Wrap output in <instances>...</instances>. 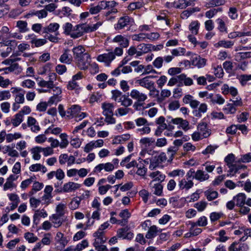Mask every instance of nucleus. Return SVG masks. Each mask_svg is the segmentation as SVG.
Wrapping results in <instances>:
<instances>
[{
  "label": "nucleus",
  "mask_w": 251,
  "mask_h": 251,
  "mask_svg": "<svg viewBox=\"0 0 251 251\" xmlns=\"http://www.w3.org/2000/svg\"><path fill=\"white\" fill-rule=\"evenodd\" d=\"M102 24L99 21L96 24L88 23V22L77 25L73 27L71 37L74 39L82 36L84 33L92 32L97 30Z\"/></svg>",
  "instance_id": "f257e3e1"
},
{
  "label": "nucleus",
  "mask_w": 251,
  "mask_h": 251,
  "mask_svg": "<svg viewBox=\"0 0 251 251\" xmlns=\"http://www.w3.org/2000/svg\"><path fill=\"white\" fill-rule=\"evenodd\" d=\"M114 103L104 102L101 103L102 113L105 116V121L107 124H114L116 119L113 117Z\"/></svg>",
  "instance_id": "f03ea898"
},
{
  "label": "nucleus",
  "mask_w": 251,
  "mask_h": 251,
  "mask_svg": "<svg viewBox=\"0 0 251 251\" xmlns=\"http://www.w3.org/2000/svg\"><path fill=\"white\" fill-rule=\"evenodd\" d=\"M166 159V155L164 152H161L159 155L153 157L151 160L149 169L153 170L156 168L159 167L161 166V164L165 162Z\"/></svg>",
  "instance_id": "7ed1b4c3"
},
{
  "label": "nucleus",
  "mask_w": 251,
  "mask_h": 251,
  "mask_svg": "<svg viewBox=\"0 0 251 251\" xmlns=\"http://www.w3.org/2000/svg\"><path fill=\"white\" fill-rule=\"evenodd\" d=\"M134 24V20L128 16H125L119 18L117 23L115 25V28L116 30H121L129 25L131 26Z\"/></svg>",
  "instance_id": "20e7f679"
},
{
  "label": "nucleus",
  "mask_w": 251,
  "mask_h": 251,
  "mask_svg": "<svg viewBox=\"0 0 251 251\" xmlns=\"http://www.w3.org/2000/svg\"><path fill=\"white\" fill-rule=\"evenodd\" d=\"M107 53H104L99 55L97 57V60L99 62H102L105 66H109L111 63L115 59V56L114 53L111 50Z\"/></svg>",
  "instance_id": "39448f33"
},
{
  "label": "nucleus",
  "mask_w": 251,
  "mask_h": 251,
  "mask_svg": "<svg viewBox=\"0 0 251 251\" xmlns=\"http://www.w3.org/2000/svg\"><path fill=\"white\" fill-rule=\"evenodd\" d=\"M90 56L89 54L86 53L83 55L81 57L76 59V62L77 67L81 70H85L90 65Z\"/></svg>",
  "instance_id": "423d86ee"
},
{
  "label": "nucleus",
  "mask_w": 251,
  "mask_h": 251,
  "mask_svg": "<svg viewBox=\"0 0 251 251\" xmlns=\"http://www.w3.org/2000/svg\"><path fill=\"white\" fill-rule=\"evenodd\" d=\"M114 169V165L110 162L100 163L97 165L94 169L95 173H100L102 170L105 172H111Z\"/></svg>",
  "instance_id": "0eeeda50"
},
{
  "label": "nucleus",
  "mask_w": 251,
  "mask_h": 251,
  "mask_svg": "<svg viewBox=\"0 0 251 251\" xmlns=\"http://www.w3.org/2000/svg\"><path fill=\"white\" fill-rule=\"evenodd\" d=\"M151 76H147L137 80L136 82L142 87L147 89H151L154 85V82L151 80Z\"/></svg>",
  "instance_id": "6e6552de"
},
{
  "label": "nucleus",
  "mask_w": 251,
  "mask_h": 251,
  "mask_svg": "<svg viewBox=\"0 0 251 251\" xmlns=\"http://www.w3.org/2000/svg\"><path fill=\"white\" fill-rule=\"evenodd\" d=\"M129 96L133 100L138 101L144 102L148 99V96L146 94L141 92L137 89H132L130 92Z\"/></svg>",
  "instance_id": "1a4fd4ad"
},
{
  "label": "nucleus",
  "mask_w": 251,
  "mask_h": 251,
  "mask_svg": "<svg viewBox=\"0 0 251 251\" xmlns=\"http://www.w3.org/2000/svg\"><path fill=\"white\" fill-rule=\"evenodd\" d=\"M80 187V185L74 182H68L65 183L60 192L64 193H69L75 191Z\"/></svg>",
  "instance_id": "9d476101"
},
{
  "label": "nucleus",
  "mask_w": 251,
  "mask_h": 251,
  "mask_svg": "<svg viewBox=\"0 0 251 251\" xmlns=\"http://www.w3.org/2000/svg\"><path fill=\"white\" fill-rule=\"evenodd\" d=\"M117 236L120 238L131 240L133 237V233L129 231L127 228H121L117 230Z\"/></svg>",
  "instance_id": "9b49d317"
},
{
  "label": "nucleus",
  "mask_w": 251,
  "mask_h": 251,
  "mask_svg": "<svg viewBox=\"0 0 251 251\" xmlns=\"http://www.w3.org/2000/svg\"><path fill=\"white\" fill-rule=\"evenodd\" d=\"M149 176L153 179L149 184L150 186H151L154 181H158L159 182L163 181L166 177L165 175L159 171L151 172L149 175Z\"/></svg>",
  "instance_id": "f8f14e48"
},
{
  "label": "nucleus",
  "mask_w": 251,
  "mask_h": 251,
  "mask_svg": "<svg viewBox=\"0 0 251 251\" xmlns=\"http://www.w3.org/2000/svg\"><path fill=\"white\" fill-rule=\"evenodd\" d=\"M197 130L200 131L203 138H206L210 136L211 130L208 128L206 124L204 123H200L197 126Z\"/></svg>",
  "instance_id": "ddd939ff"
},
{
  "label": "nucleus",
  "mask_w": 251,
  "mask_h": 251,
  "mask_svg": "<svg viewBox=\"0 0 251 251\" xmlns=\"http://www.w3.org/2000/svg\"><path fill=\"white\" fill-rule=\"evenodd\" d=\"M81 107L78 105H73L66 111V117L69 118L76 117L80 112Z\"/></svg>",
  "instance_id": "4468645a"
},
{
  "label": "nucleus",
  "mask_w": 251,
  "mask_h": 251,
  "mask_svg": "<svg viewBox=\"0 0 251 251\" xmlns=\"http://www.w3.org/2000/svg\"><path fill=\"white\" fill-rule=\"evenodd\" d=\"M112 42L119 44L122 48H127L129 46V39L122 35L116 36L112 40Z\"/></svg>",
  "instance_id": "2eb2a0df"
},
{
  "label": "nucleus",
  "mask_w": 251,
  "mask_h": 251,
  "mask_svg": "<svg viewBox=\"0 0 251 251\" xmlns=\"http://www.w3.org/2000/svg\"><path fill=\"white\" fill-rule=\"evenodd\" d=\"M178 186L179 189L188 191L194 186L193 180H189L185 178L179 180Z\"/></svg>",
  "instance_id": "dca6fc26"
},
{
  "label": "nucleus",
  "mask_w": 251,
  "mask_h": 251,
  "mask_svg": "<svg viewBox=\"0 0 251 251\" xmlns=\"http://www.w3.org/2000/svg\"><path fill=\"white\" fill-rule=\"evenodd\" d=\"M27 124L28 127H30L31 130L35 133H37L40 130V127L37 120L32 117H28L27 121Z\"/></svg>",
  "instance_id": "f3484780"
},
{
  "label": "nucleus",
  "mask_w": 251,
  "mask_h": 251,
  "mask_svg": "<svg viewBox=\"0 0 251 251\" xmlns=\"http://www.w3.org/2000/svg\"><path fill=\"white\" fill-rule=\"evenodd\" d=\"M207 60L201 57L200 55H196L192 59V64L198 68L204 67L206 64Z\"/></svg>",
  "instance_id": "a211bd4d"
},
{
  "label": "nucleus",
  "mask_w": 251,
  "mask_h": 251,
  "mask_svg": "<svg viewBox=\"0 0 251 251\" xmlns=\"http://www.w3.org/2000/svg\"><path fill=\"white\" fill-rule=\"evenodd\" d=\"M182 143L183 141L182 139H177L175 140L173 142L175 146L168 148L167 152L168 154L171 157H173L178 151V147L181 146Z\"/></svg>",
  "instance_id": "6ab92c4d"
},
{
  "label": "nucleus",
  "mask_w": 251,
  "mask_h": 251,
  "mask_svg": "<svg viewBox=\"0 0 251 251\" xmlns=\"http://www.w3.org/2000/svg\"><path fill=\"white\" fill-rule=\"evenodd\" d=\"M102 4L104 6L103 9H110L109 11V13H116L117 10L115 8V7L118 5V3L115 1H101Z\"/></svg>",
  "instance_id": "aec40b11"
},
{
  "label": "nucleus",
  "mask_w": 251,
  "mask_h": 251,
  "mask_svg": "<svg viewBox=\"0 0 251 251\" xmlns=\"http://www.w3.org/2000/svg\"><path fill=\"white\" fill-rule=\"evenodd\" d=\"M209 178V175L207 173H205L203 171L198 170L195 172V175H194L193 178L202 182L208 180Z\"/></svg>",
  "instance_id": "412c9836"
},
{
  "label": "nucleus",
  "mask_w": 251,
  "mask_h": 251,
  "mask_svg": "<svg viewBox=\"0 0 251 251\" xmlns=\"http://www.w3.org/2000/svg\"><path fill=\"white\" fill-rule=\"evenodd\" d=\"M48 216V213L45 210V209H42V210H36L35 211L34 214L33 215V223L36 225H38L40 217L46 218Z\"/></svg>",
  "instance_id": "4be33fe9"
},
{
  "label": "nucleus",
  "mask_w": 251,
  "mask_h": 251,
  "mask_svg": "<svg viewBox=\"0 0 251 251\" xmlns=\"http://www.w3.org/2000/svg\"><path fill=\"white\" fill-rule=\"evenodd\" d=\"M54 239L56 243L60 244L61 248H64L68 243V240L66 238L64 237V234L61 232H57Z\"/></svg>",
  "instance_id": "5701e85b"
},
{
  "label": "nucleus",
  "mask_w": 251,
  "mask_h": 251,
  "mask_svg": "<svg viewBox=\"0 0 251 251\" xmlns=\"http://www.w3.org/2000/svg\"><path fill=\"white\" fill-rule=\"evenodd\" d=\"M93 236L95 237L93 245L103 244L106 240V237L104 236V232L97 231L94 233Z\"/></svg>",
  "instance_id": "b1692460"
},
{
  "label": "nucleus",
  "mask_w": 251,
  "mask_h": 251,
  "mask_svg": "<svg viewBox=\"0 0 251 251\" xmlns=\"http://www.w3.org/2000/svg\"><path fill=\"white\" fill-rule=\"evenodd\" d=\"M246 195L243 193L238 194L233 197V200L236 202V205L242 206L246 202Z\"/></svg>",
  "instance_id": "393cba45"
},
{
  "label": "nucleus",
  "mask_w": 251,
  "mask_h": 251,
  "mask_svg": "<svg viewBox=\"0 0 251 251\" xmlns=\"http://www.w3.org/2000/svg\"><path fill=\"white\" fill-rule=\"evenodd\" d=\"M172 4L176 8L183 9L191 5V3L187 0H177Z\"/></svg>",
  "instance_id": "a878e982"
},
{
  "label": "nucleus",
  "mask_w": 251,
  "mask_h": 251,
  "mask_svg": "<svg viewBox=\"0 0 251 251\" xmlns=\"http://www.w3.org/2000/svg\"><path fill=\"white\" fill-rule=\"evenodd\" d=\"M7 37L2 40V44L4 46L7 47V48H10L11 50H14L17 46L18 42L14 39H9Z\"/></svg>",
  "instance_id": "bb28decb"
},
{
  "label": "nucleus",
  "mask_w": 251,
  "mask_h": 251,
  "mask_svg": "<svg viewBox=\"0 0 251 251\" xmlns=\"http://www.w3.org/2000/svg\"><path fill=\"white\" fill-rule=\"evenodd\" d=\"M149 46L150 44H146L144 43L139 44L137 47L138 51V56H140L144 54L151 51V49Z\"/></svg>",
  "instance_id": "cd10ccee"
},
{
  "label": "nucleus",
  "mask_w": 251,
  "mask_h": 251,
  "mask_svg": "<svg viewBox=\"0 0 251 251\" xmlns=\"http://www.w3.org/2000/svg\"><path fill=\"white\" fill-rule=\"evenodd\" d=\"M85 50L82 46H78L75 47L73 50L74 53V58L75 60L81 57L83 54H86L85 53Z\"/></svg>",
  "instance_id": "c85d7f7f"
},
{
  "label": "nucleus",
  "mask_w": 251,
  "mask_h": 251,
  "mask_svg": "<svg viewBox=\"0 0 251 251\" xmlns=\"http://www.w3.org/2000/svg\"><path fill=\"white\" fill-rule=\"evenodd\" d=\"M204 196L209 201L215 200L218 197V193L212 189H208L204 192Z\"/></svg>",
  "instance_id": "c756f323"
},
{
  "label": "nucleus",
  "mask_w": 251,
  "mask_h": 251,
  "mask_svg": "<svg viewBox=\"0 0 251 251\" xmlns=\"http://www.w3.org/2000/svg\"><path fill=\"white\" fill-rule=\"evenodd\" d=\"M59 60L63 63L70 64L71 62L72 57L69 53V50H65L64 52L61 55Z\"/></svg>",
  "instance_id": "7c9ffc66"
},
{
  "label": "nucleus",
  "mask_w": 251,
  "mask_h": 251,
  "mask_svg": "<svg viewBox=\"0 0 251 251\" xmlns=\"http://www.w3.org/2000/svg\"><path fill=\"white\" fill-rule=\"evenodd\" d=\"M50 220L51 221V223L53 224V226L55 227L60 226L63 223V220L61 217L54 214L50 217Z\"/></svg>",
  "instance_id": "2f4dec72"
},
{
  "label": "nucleus",
  "mask_w": 251,
  "mask_h": 251,
  "mask_svg": "<svg viewBox=\"0 0 251 251\" xmlns=\"http://www.w3.org/2000/svg\"><path fill=\"white\" fill-rule=\"evenodd\" d=\"M225 161L229 170L232 169L235 163V157L233 154L230 153L227 155L225 158Z\"/></svg>",
  "instance_id": "473e14b6"
},
{
  "label": "nucleus",
  "mask_w": 251,
  "mask_h": 251,
  "mask_svg": "<svg viewBox=\"0 0 251 251\" xmlns=\"http://www.w3.org/2000/svg\"><path fill=\"white\" fill-rule=\"evenodd\" d=\"M47 43V40L45 39H37L35 37L31 38L30 43L32 45V47H40Z\"/></svg>",
  "instance_id": "72a5a7b5"
},
{
  "label": "nucleus",
  "mask_w": 251,
  "mask_h": 251,
  "mask_svg": "<svg viewBox=\"0 0 251 251\" xmlns=\"http://www.w3.org/2000/svg\"><path fill=\"white\" fill-rule=\"evenodd\" d=\"M151 188L153 193L158 196H161L163 193V186L160 183L154 184L150 186Z\"/></svg>",
  "instance_id": "f704fd0d"
},
{
  "label": "nucleus",
  "mask_w": 251,
  "mask_h": 251,
  "mask_svg": "<svg viewBox=\"0 0 251 251\" xmlns=\"http://www.w3.org/2000/svg\"><path fill=\"white\" fill-rule=\"evenodd\" d=\"M59 26V25L57 23H51L48 26L43 28V32L48 33L55 32L58 29Z\"/></svg>",
  "instance_id": "c9c22d12"
},
{
  "label": "nucleus",
  "mask_w": 251,
  "mask_h": 251,
  "mask_svg": "<svg viewBox=\"0 0 251 251\" xmlns=\"http://www.w3.org/2000/svg\"><path fill=\"white\" fill-rule=\"evenodd\" d=\"M234 45V43L231 41L221 40L216 43L214 46L216 48L223 47L225 48H230Z\"/></svg>",
  "instance_id": "e433bc0d"
},
{
  "label": "nucleus",
  "mask_w": 251,
  "mask_h": 251,
  "mask_svg": "<svg viewBox=\"0 0 251 251\" xmlns=\"http://www.w3.org/2000/svg\"><path fill=\"white\" fill-rule=\"evenodd\" d=\"M237 160L235 161V163L232 169H230V170H229V176H233L234 174L236 173H238L239 170L240 169L245 170L246 169V166L243 165H237V163H239L237 162ZM229 176V175H228Z\"/></svg>",
  "instance_id": "4c0bfd02"
},
{
  "label": "nucleus",
  "mask_w": 251,
  "mask_h": 251,
  "mask_svg": "<svg viewBox=\"0 0 251 251\" xmlns=\"http://www.w3.org/2000/svg\"><path fill=\"white\" fill-rule=\"evenodd\" d=\"M16 26L18 27L19 32L21 33H25L28 30V28L27 27V23L25 21H17Z\"/></svg>",
  "instance_id": "58836bf2"
},
{
  "label": "nucleus",
  "mask_w": 251,
  "mask_h": 251,
  "mask_svg": "<svg viewBox=\"0 0 251 251\" xmlns=\"http://www.w3.org/2000/svg\"><path fill=\"white\" fill-rule=\"evenodd\" d=\"M129 112L133 113V110L131 108L126 107H120L117 109L115 114L116 116H123L127 115Z\"/></svg>",
  "instance_id": "ea45409f"
},
{
  "label": "nucleus",
  "mask_w": 251,
  "mask_h": 251,
  "mask_svg": "<svg viewBox=\"0 0 251 251\" xmlns=\"http://www.w3.org/2000/svg\"><path fill=\"white\" fill-rule=\"evenodd\" d=\"M157 232V227L156 226H151L146 234V237L147 239H151L156 236Z\"/></svg>",
  "instance_id": "a19ab883"
},
{
  "label": "nucleus",
  "mask_w": 251,
  "mask_h": 251,
  "mask_svg": "<svg viewBox=\"0 0 251 251\" xmlns=\"http://www.w3.org/2000/svg\"><path fill=\"white\" fill-rule=\"evenodd\" d=\"M43 184L38 181L34 182L32 190L29 192V196H32L34 195L37 191L41 190L43 187Z\"/></svg>",
  "instance_id": "79ce46f5"
},
{
  "label": "nucleus",
  "mask_w": 251,
  "mask_h": 251,
  "mask_svg": "<svg viewBox=\"0 0 251 251\" xmlns=\"http://www.w3.org/2000/svg\"><path fill=\"white\" fill-rule=\"evenodd\" d=\"M23 121V117L21 113L19 112L16 114L14 117L11 120V123L12 125L15 126H18Z\"/></svg>",
  "instance_id": "37998d69"
},
{
  "label": "nucleus",
  "mask_w": 251,
  "mask_h": 251,
  "mask_svg": "<svg viewBox=\"0 0 251 251\" xmlns=\"http://www.w3.org/2000/svg\"><path fill=\"white\" fill-rule=\"evenodd\" d=\"M200 27V23L198 21H193L189 25V29L194 34H197Z\"/></svg>",
  "instance_id": "c03bdc74"
},
{
  "label": "nucleus",
  "mask_w": 251,
  "mask_h": 251,
  "mask_svg": "<svg viewBox=\"0 0 251 251\" xmlns=\"http://www.w3.org/2000/svg\"><path fill=\"white\" fill-rule=\"evenodd\" d=\"M189 225L191 226L189 231H191L193 236H197L201 232V229L196 227L197 225L195 222H189Z\"/></svg>",
  "instance_id": "a18cd8bd"
},
{
  "label": "nucleus",
  "mask_w": 251,
  "mask_h": 251,
  "mask_svg": "<svg viewBox=\"0 0 251 251\" xmlns=\"http://www.w3.org/2000/svg\"><path fill=\"white\" fill-rule=\"evenodd\" d=\"M66 206L63 203L58 204L55 209L56 213L55 215L62 217L64 215L66 211Z\"/></svg>",
  "instance_id": "49530a36"
},
{
  "label": "nucleus",
  "mask_w": 251,
  "mask_h": 251,
  "mask_svg": "<svg viewBox=\"0 0 251 251\" xmlns=\"http://www.w3.org/2000/svg\"><path fill=\"white\" fill-rule=\"evenodd\" d=\"M41 152L40 147H35L31 150V152L32 154V158L35 160H39L41 158L40 153Z\"/></svg>",
  "instance_id": "de8ad7c7"
},
{
  "label": "nucleus",
  "mask_w": 251,
  "mask_h": 251,
  "mask_svg": "<svg viewBox=\"0 0 251 251\" xmlns=\"http://www.w3.org/2000/svg\"><path fill=\"white\" fill-rule=\"evenodd\" d=\"M129 135H123L116 136L112 140L113 144L122 143L129 138Z\"/></svg>",
  "instance_id": "09e8293b"
},
{
  "label": "nucleus",
  "mask_w": 251,
  "mask_h": 251,
  "mask_svg": "<svg viewBox=\"0 0 251 251\" xmlns=\"http://www.w3.org/2000/svg\"><path fill=\"white\" fill-rule=\"evenodd\" d=\"M61 142L60 143V147L61 149L66 148L69 145V141L68 140V135L66 133H61L59 135Z\"/></svg>",
  "instance_id": "8fccbe9b"
},
{
  "label": "nucleus",
  "mask_w": 251,
  "mask_h": 251,
  "mask_svg": "<svg viewBox=\"0 0 251 251\" xmlns=\"http://www.w3.org/2000/svg\"><path fill=\"white\" fill-rule=\"evenodd\" d=\"M22 137V135L20 133L15 132L14 133L6 134V142L10 143L14 140H17Z\"/></svg>",
  "instance_id": "3c124183"
},
{
  "label": "nucleus",
  "mask_w": 251,
  "mask_h": 251,
  "mask_svg": "<svg viewBox=\"0 0 251 251\" xmlns=\"http://www.w3.org/2000/svg\"><path fill=\"white\" fill-rule=\"evenodd\" d=\"M171 52L174 57L182 56L184 55L186 52V49L184 48L179 47L173 49Z\"/></svg>",
  "instance_id": "603ef678"
},
{
  "label": "nucleus",
  "mask_w": 251,
  "mask_h": 251,
  "mask_svg": "<svg viewBox=\"0 0 251 251\" xmlns=\"http://www.w3.org/2000/svg\"><path fill=\"white\" fill-rule=\"evenodd\" d=\"M178 78H180V82L183 81V83L186 86H191L193 84V81L190 77H187L184 74H181L179 75Z\"/></svg>",
  "instance_id": "864d4df0"
},
{
  "label": "nucleus",
  "mask_w": 251,
  "mask_h": 251,
  "mask_svg": "<svg viewBox=\"0 0 251 251\" xmlns=\"http://www.w3.org/2000/svg\"><path fill=\"white\" fill-rule=\"evenodd\" d=\"M24 238L29 243H33L36 242L38 238L33 233L27 232L25 233Z\"/></svg>",
  "instance_id": "5fc2aeb1"
},
{
  "label": "nucleus",
  "mask_w": 251,
  "mask_h": 251,
  "mask_svg": "<svg viewBox=\"0 0 251 251\" xmlns=\"http://www.w3.org/2000/svg\"><path fill=\"white\" fill-rule=\"evenodd\" d=\"M104 6L102 4V1H100L98 4L95 6H92L89 9V12L91 14H96L99 13L101 10L103 9Z\"/></svg>",
  "instance_id": "6e6d98bb"
},
{
  "label": "nucleus",
  "mask_w": 251,
  "mask_h": 251,
  "mask_svg": "<svg viewBox=\"0 0 251 251\" xmlns=\"http://www.w3.org/2000/svg\"><path fill=\"white\" fill-rule=\"evenodd\" d=\"M212 103H217L219 105L223 104L225 103V99L219 94L213 95L212 98L210 100Z\"/></svg>",
  "instance_id": "4d7b16f0"
},
{
  "label": "nucleus",
  "mask_w": 251,
  "mask_h": 251,
  "mask_svg": "<svg viewBox=\"0 0 251 251\" xmlns=\"http://www.w3.org/2000/svg\"><path fill=\"white\" fill-rule=\"evenodd\" d=\"M208 2L206 3V6L208 7L223 5L225 3V0H208Z\"/></svg>",
  "instance_id": "13d9d810"
},
{
  "label": "nucleus",
  "mask_w": 251,
  "mask_h": 251,
  "mask_svg": "<svg viewBox=\"0 0 251 251\" xmlns=\"http://www.w3.org/2000/svg\"><path fill=\"white\" fill-rule=\"evenodd\" d=\"M137 170L136 173L138 176L144 177L146 175L147 172V168L145 167L144 164H138L136 166Z\"/></svg>",
  "instance_id": "bf43d9fd"
},
{
  "label": "nucleus",
  "mask_w": 251,
  "mask_h": 251,
  "mask_svg": "<svg viewBox=\"0 0 251 251\" xmlns=\"http://www.w3.org/2000/svg\"><path fill=\"white\" fill-rule=\"evenodd\" d=\"M120 102L122 106L127 108H128V107L131 106L133 103L132 99L126 95L123 96V98Z\"/></svg>",
  "instance_id": "052dcab7"
},
{
  "label": "nucleus",
  "mask_w": 251,
  "mask_h": 251,
  "mask_svg": "<svg viewBox=\"0 0 251 251\" xmlns=\"http://www.w3.org/2000/svg\"><path fill=\"white\" fill-rule=\"evenodd\" d=\"M112 99L115 101L120 102L123 98L122 93L118 90H113L111 92Z\"/></svg>",
  "instance_id": "680f3d73"
},
{
  "label": "nucleus",
  "mask_w": 251,
  "mask_h": 251,
  "mask_svg": "<svg viewBox=\"0 0 251 251\" xmlns=\"http://www.w3.org/2000/svg\"><path fill=\"white\" fill-rule=\"evenodd\" d=\"M245 246L248 247L246 244H239V243L235 242H233L229 247V251H242V248Z\"/></svg>",
  "instance_id": "e2e57ef3"
},
{
  "label": "nucleus",
  "mask_w": 251,
  "mask_h": 251,
  "mask_svg": "<svg viewBox=\"0 0 251 251\" xmlns=\"http://www.w3.org/2000/svg\"><path fill=\"white\" fill-rule=\"evenodd\" d=\"M239 80L242 86H244L247 84L249 81L251 80V75H242L239 77Z\"/></svg>",
  "instance_id": "0e129e2a"
},
{
  "label": "nucleus",
  "mask_w": 251,
  "mask_h": 251,
  "mask_svg": "<svg viewBox=\"0 0 251 251\" xmlns=\"http://www.w3.org/2000/svg\"><path fill=\"white\" fill-rule=\"evenodd\" d=\"M11 98V94L9 90L0 91V101L9 100Z\"/></svg>",
  "instance_id": "69168bd1"
},
{
  "label": "nucleus",
  "mask_w": 251,
  "mask_h": 251,
  "mask_svg": "<svg viewBox=\"0 0 251 251\" xmlns=\"http://www.w3.org/2000/svg\"><path fill=\"white\" fill-rule=\"evenodd\" d=\"M207 203L205 201H200L194 204V207L196 208L198 211H203L206 207Z\"/></svg>",
  "instance_id": "338daca9"
},
{
  "label": "nucleus",
  "mask_w": 251,
  "mask_h": 251,
  "mask_svg": "<svg viewBox=\"0 0 251 251\" xmlns=\"http://www.w3.org/2000/svg\"><path fill=\"white\" fill-rule=\"evenodd\" d=\"M237 162L243 163H249L251 162V152L242 155Z\"/></svg>",
  "instance_id": "774afa93"
}]
</instances>
